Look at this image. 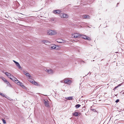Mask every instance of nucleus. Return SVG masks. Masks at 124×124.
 <instances>
[{"label": "nucleus", "mask_w": 124, "mask_h": 124, "mask_svg": "<svg viewBox=\"0 0 124 124\" xmlns=\"http://www.w3.org/2000/svg\"><path fill=\"white\" fill-rule=\"evenodd\" d=\"M30 82H31L33 84L35 85H36L37 84V83L34 81H31V80Z\"/></svg>", "instance_id": "nucleus-14"}, {"label": "nucleus", "mask_w": 124, "mask_h": 124, "mask_svg": "<svg viewBox=\"0 0 124 124\" xmlns=\"http://www.w3.org/2000/svg\"><path fill=\"white\" fill-rule=\"evenodd\" d=\"M1 95L3 96V97H4L5 98H7V96L4 94L2 93V94Z\"/></svg>", "instance_id": "nucleus-26"}, {"label": "nucleus", "mask_w": 124, "mask_h": 124, "mask_svg": "<svg viewBox=\"0 0 124 124\" xmlns=\"http://www.w3.org/2000/svg\"><path fill=\"white\" fill-rule=\"evenodd\" d=\"M2 79L4 81V82H5L7 80L5 78L3 77L2 78Z\"/></svg>", "instance_id": "nucleus-27"}, {"label": "nucleus", "mask_w": 124, "mask_h": 124, "mask_svg": "<svg viewBox=\"0 0 124 124\" xmlns=\"http://www.w3.org/2000/svg\"><path fill=\"white\" fill-rule=\"evenodd\" d=\"M65 99L69 100H72L73 99V98L72 97H66L65 98Z\"/></svg>", "instance_id": "nucleus-9"}, {"label": "nucleus", "mask_w": 124, "mask_h": 124, "mask_svg": "<svg viewBox=\"0 0 124 124\" xmlns=\"http://www.w3.org/2000/svg\"><path fill=\"white\" fill-rule=\"evenodd\" d=\"M11 80L15 82L16 81L18 82V80H17V79L14 77V78H12V80Z\"/></svg>", "instance_id": "nucleus-12"}, {"label": "nucleus", "mask_w": 124, "mask_h": 124, "mask_svg": "<svg viewBox=\"0 0 124 124\" xmlns=\"http://www.w3.org/2000/svg\"><path fill=\"white\" fill-rule=\"evenodd\" d=\"M91 74V73H90V72H89V73H88V74H89V75H90V74Z\"/></svg>", "instance_id": "nucleus-34"}, {"label": "nucleus", "mask_w": 124, "mask_h": 124, "mask_svg": "<svg viewBox=\"0 0 124 124\" xmlns=\"http://www.w3.org/2000/svg\"><path fill=\"white\" fill-rule=\"evenodd\" d=\"M118 87V86H117L115 87L114 88V89H116Z\"/></svg>", "instance_id": "nucleus-31"}, {"label": "nucleus", "mask_w": 124, "mask_h": 124, "mask_svg": "<svg viewBox=\"0 0 124 124\" xmlns=\"http://www.w3.org/2000/svg\"><path fill=\"white\" fill-rule=\"evenodd\" d=\"M19 84V85L22 87L24 88L25 87V86L23 84V83L21 82Z\"/></svg>", "instance_id": "nucleus-19"}, {"label": "nucleus", "mask_w": 124, "mask_h": 124, "mask_svg": "<svg viewBox=\"0 0 124 124\" xmlns=\"http://www.w3.org/2000/svg\"><path fill=\"white\" fill-rule=\"evenodd\" d=\"M2 94V93L0 92V95H1Z\"/></svg>", "instance_id": "nucleus-36"}, {"label": "nucleus", "mask_w": 124, "mask_h": 124, "mask_svg": "<svg viewBox=\"0 0 124 124\" xmlns=\"http://www.w3.org/2000/svg\"><path fill=\"white\" fill-rule=\"evenodd\" d=\"M119 3H117V5H116V7H117V5H118V4H119Z\"/></svg>", "instance_id": "nucleus-37"}, {"label": "nucleus", "mask_w": 124, "mask_h": 124, "mask_svg": "<svg viewBox=\"0 0 124 124\" xmlns=\"http://www.w3.org/2000/svg\"><path fill=\"white\" fill-rule=\"evenodd\" d=\"M61 83H63V81H61Z\"/></svg>", "instance_id": "nucleus-38"}, {"label": "nucleus", "mask_w": 124, "mask_h": 124, "mask_svg": "<svg viewBox=\"0 0 124 124\" xmlns=\"http://www.w3.org/2000/svg\"><path fill=\"white\" fill-rule=\"evenodd\" d=\"M13 61L15 63V64H16V63L17 62H16L14 60H13Z\"/></svg>", "instance_id": "nucleus-32"}, {"label": "nucleus", "mask_w": 124, "mask_h": 124, "mask_svg": "<svg viewBox=\"0 0 124 124\" xmlns=\"http://www.w3.org/2000/svg\"><path fill=\"white\" fill-rule=\"evenodd\" d=\"M18 82H17V81H16L15 82V83H16V84H17L18 85H19V83H20V81H19L18 80Z\"/></svg>", "instance_id": "nucleus-24"}, {"label": "nucleus", "mask_w": 124, "mask_h": 124, "mask_svg": "<svg viewBox=\"0 0 124 124\" xmlns=\"http://www.w3.org/2000/svg\"><path fill=\"white\" fill-rule=\"evenodd\" d=\"M24 74L26 75L27 78H31V76L30 74L27 71H23Z\"/></svg>", "instance_id": "nucleus-5"}, {"label": "nucleus", "mask_w": 124, "mask_h": 124, "mask_svg": "<svg viewBox=\"0 0 124 124\" xmlns=\"http://www.w3.org/2000/svg\"><path fill=\"white\" fill-rule=\"evenodd\" d=\"M121 84H119L117 86H118V87L119 86H120L121 85Z\"/></svg>", "instance_id": "nucleus-35"}, {"label": "nucleus", "mask_w": 124, "mask_h": 124, "mask_svg": "<svg viewBox=\"0 0 124 124\" xmlns=\"http://www.w3.org/2000/svg\"><path fill=\"white\" fill-rule=\"evenodd\" d=\"M46 71L49 74H53V70L51 69H46Z\"/></svg>", "instance_id": "nucleus-8"}, {"label": "nucleus", "mask_w": 124, "mask_h": 124, "mask_svg": "<svg viewBox=\"0 0 124 124\" xmlns=\"http://www.w3.org/2000/svg\"><path fill=\"white\" fill-rule=\"evenodd\" d=\"M44 101L45 106L46 107H49L48 102L47 101V100H44Z\"/></svg>", "instance_id": "nucleus-7"}, {"label": "nucleus", "mask_w": 124, "mask_h": 124, "mask_svg": "<svg viewBox=\"0 0 124 124\" xmlns=\"http://www.w3.org/2000/svg\"><path fill=\"white\" fill-rule=\"evenodd\" d=\"M5 75H7L8 77L11 80H12V78H14V77L11 75L10 73L6 72L5 73Z\"/></svg>", "instance_id": "nucleus-3"}, {"label": "nucleus", "mask_w": 124, "mask_h": 124, "mask_svg": "<svg viewBox=\"0 0 124 124\" xmlns=\"http://www.w3.org/2000/svg\"><path fill=\"white\" fill-rule=\"evenodd\" d=\"M81 106V105L80 104H77L75 106V107L76 108H77Z\"/></svg>", "instance_id": "nucleus-20"}, {"label": "nucleus", "mask_w": 124, "mask_h": 124, "mask_svg": "<svg viewBox=\"0 0 124 124\" xmlns=\"http://www.w3.org/2000/svg\"><path fill=\"white\" fill-rule=\"evenodd\" d=\"M62 40L61 39H57V42L59 43H62Z\"/></svg>", "instance_id": "nucleus-15"}, {"label": "nucleus", "mask_w": 124, "mask_h": 124, "mask_svg": "<svg viewBox=\"0 0 124 124\" xmlns=\"http://www.w3.org/2000/svg\"><path fill=\"white\" fill-rule=\"evenodd\" d=\"M54 21V19H51V21Z\"/></svg>", "instance_id": "nucleus-33"}, {"label": "nucleus", "mask_w": 124, "mask_h": 124, "mask_svg": "<svg viewBox=\"0 0 124 124\" xmlns=\"http://www.w3.org/2000/svg\"><path fill=\"white\" fill-rule=\"evenodd\" d=\"M60 16L61 17L63 18H67L69 17V16L68 15L64 13L60 14Z\"/></svg>", "instance_id": "nucleus-2"}, {"label": "nucleus", "mask_w": 124, "mask_h": 124, "mask_svg": "<svg viewBox=\"0 0 124 124\" xmlns=\"http://www.w3.org/2000/svg\"><path fill=\"white\" fill-rule=\"evenodd\" d=\"M5 83H6L8 85V86H11V84H10L9 83L7 80L6 81Z\"/></svg>", "instance_id": "nucleus-16"}, {"label": "nucleus", "mask_w": 124, "mask_h": 124, "mask_svg": "<svg viewBox=\"0 0 124 124\" xmlns=\"http://www.w3.org/2000/svg\"><path fill=\"white\" fill-rule=\"evenodd\" d=\"M81 37L82 38L84 39H86V37L87 36H86L85 35H81Z\"/></svg>", "instance_id": "nucleus-18"}, {"label": "nucleus", "mask_w": 124, "mask_h": 124, "mask_svg": "<svg viewBox=\"0 0 124 124\" xmlns=\"http://www.w3.org/2000/svg\"><path fill=\"white\" fill-rule=\"evenodd\" d=\"M72 37L73 38H77L78 37H81V35H79V34L75 33L74 34H73L72 35Z\"/></svg>", "instance_id": "nucleus-4"}, {"label": "nucleus", "mask_w": 124, "mask_h": 124, "mask_svg": "<svg viewBox=\"0 0 124 124\" xmlns=\"http://www.w3.org/2000/svg\"><path fill=\"white\" fill-rule=\"evenodd\" d=\"M61 11L59 10H54L53 11V12L54 14H59L61 12Z\"/></svg>", "instance_id": "nucleus-6"}, {"label": "nucleus", "mask_w": 124, "mask_h": 124, "mask_svg": "<svg viewBox=\"0 0 124 124\" xmlns=\"http://www.w3.org/2000/svg\"><path fill=\"white\" fill-rule=\"evenodd\" d=\"M36 86H41V85L39 84H38V83H37V84L36 85Z\"/></svg>", "instance_id": "nucleus-28"}, {"label": "nucleus", "mask_w": 124, "mask_h": 124, "mask_svg": "<svg viewBox=\"0 0 124 124\" xmlns=\"http://www.w3.org/2000/svg\"><path fill=\"white\" fill-rule=\"evenodd\" d=\"M42 41L43 43H44L45 44H47L48 43V41L46 40H43Z\"/></svg>", "instance_id": "nucleus-21"}, {"label": "nucleus", "mask_w": 124, "mask_h": 124, "mask_svg": "<svg viewBox=\"0 0 124 124\" xmlns=\"http://www.w3.org/2000/svg\"><path fill=\"white\" fill-rule=\"evenodd\" d=\"M85 39H86L88 40H91L90 38L89 37H88L87 36L86 38Z\"/></svg>", "instance_id": "nucleus-23"}, {"label": "nucleus", "mask_w": 124, "mask_h": 124, "mask_svg": "<svg viewBox=\"0 0 124 124\" xmlns=\"http://www.w3.org/2000/svg\"><path fill=\"white\" fill-rule=\"evenodd\" d=\"M119 101V99L117 100L116 101V103L118 102Z\"/></svg>", "instance_id": "nucleus-29"}, {"label": "nucleus", "mask_w": 124, "mask_h": 124, "mask_svg": "<svg viewBox=\"0 0 124 124\" xmlns=\"http://www.w3.org/2000/svg\"><path fill=\"white\" fill-rule=\"evenodd\" d=\"M46 33L47 35H54L57 34V32L55 31L51 30H47Z\"/></svg>", "instance_id": "nucleus-1"}, {"label": "nucleus", "mask_w": 124, "mask_h": 124, "mask_svg": "<svg viewBox=\"0 0 124 124\" xmlns=\"http://www.w3.org/2000/svg\"><path fill=\"white\" fill-rule=\"evenodd\" d=\"M2 121H3V123L4 124H5L6 123V121H5V120H4L3 119H2Z\"/></svg>", "instance_id": "nucleus-22"}, {"label": "nucleus", "mask_w": 124, "mask_h": 124, "mask_svg": "<svg viewBox=\"0 0 124 124\" xmlns=\"http://www.w3.org/2000/svg\"><path fill=\"white\" fill-rule=\"evenodd\" d=\"M16 65L18 67V68H19V69H20L21 68V66H20L19 64V63L17 62L16 63Z\"/></svg>", "instance_id": "nucleus-13"}, {"label": "nucleus", "mask_w": 124, "mask_h": 124, "mask_svg": "<svg viewBox=\"0 0 124 124\" xmlns=\"http://www.w3.org/2000/svg\"><path fill=\"white\" fill-rule=\"evenodd\" d=\"M91 110L92 111H94V112H95V110L93 109H92Z\"/></svg>", "instance_id": "nucleus-30"}, {"label": "nucleus", "mask_w": 124, "mask_h": 124, "mask_svg": "<svg viewBox=\"0 0 124 124\" xmlns=\"http://www.w3.org/2000/svg\"><path fill=\"white\" fill-rule=\"evenodd\" d=\"M69 81H70V80L68 79H66L64 80V82L65 83H67Z\"/></svg>", "instance_id": "nucleus-17"}, {"label": "nucleus", "mask_w": 124, "mask_h": 124, "mask_svg": "<svg viewBox=\"0 0 124 124\" xmlns=\"http://www.w3.org/2000/svg\"><path fill=\"white\" fill-rule=\"evenodd\" d=\"M84 108V107H83V108Z\"/></svg>", "instance_id": "nucleus-39"}, {"label": "nucleus", "mask_w": 124, "mask_h": 124, "mask_svg": "<svg viewBox=\"0 0 124 124\" xmlns=\"http://www.w3.org/2000/svg\"><path fill=\"white\" fill-rule=\"evenodd\" d=\"M83 17L85 19L89 18L90 16L88 15H85L83 16Z\"/></svg>", "instance_id": "nucleus-11"}, {"label": "nucleus", "mask_w": 124, "mask_h": 124, "mask_svg": "<svg viewBox=\"0 0 124 124\" xmlns=\"http://www.w3.org/2000/svg\"><path fill=\"white\" fill-rule=\"evenodd\" d=\"M55 46V45L54 46H52L51 47V48L53 49H55V48H56V47Z\"/></svg>", "instance_id": "nucleus-25"}, {"label": "nucleus", "mask_w": 124, "mask_h": 124, "mask_svg": "<svg viewBox=\"0 0 124 124\" xmlns=\"http://www.w3.org/2000/svg\"><path fill=\"white\" fill-rule=\"evenodd\" d=\"M72 115L75 116H77L78 115V114L77 112H75L72 113Z\"/></svg>", "instance_id": "nucleus-10"}]
</instances>
